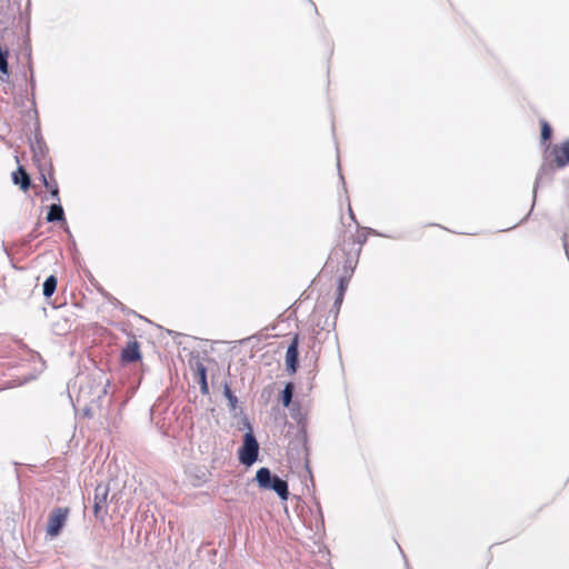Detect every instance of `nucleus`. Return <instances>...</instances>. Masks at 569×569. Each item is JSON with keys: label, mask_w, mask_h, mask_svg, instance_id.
Wrapping results in <instances>:
<instances>
[{"label": "nucleus", "mask_w": 569, "mask_h": 569, "mask_svg": "<svg viewBox=\"0 0 569 569\" xmlns=\"http://www.w3.org/2000/svg\"><path fill=\"white\" fill-rule=\"evenodd\" d=\"M563 247H565V249H566V253L568 254V248H567V242H566V241H565V243H563Z\"/></svg>", "instance_id": "nucleus-20"}, {"label": "nucleus", "mask_w": 569, "mask_h": 569, "mask_svg": "<svg viewBox=\"0 0 569 569\" xmlns=\"http://www.w3.org/2000/svg\"><path fill=\"white\" fill-rule=\"evenodd\" d=\"M12 179L16 184H20L22 190H27L30 186L29 176L21 167H19L18 170L13 172Z\"/></svg>", "instance_id": "nucleus-8"}, {"label": "nucleus", "mask_w": 569, "mask_h": 569, "mask_svg": "<svg viewBox=\"0 0 569 569\" xmlns=\"http://www.w3.org/2000/svg\"><path fill=\"white\" fill-rule=\"evenodd\" d=\"M200 376H201V390L202 392L208 391V386L206 381V369L203 367L200 368Z\"/></svg>", "instance_id": "nucleus-13"}, {"label": "nucleus", "mask_w": 569, "mask_h": 569, "mask_svg": "<svg viewBox=\"0 0 569 569\" xmlns=\"http://www.w3.org/2000/svg\"><path fill=\"white\" fill-rule=\"evenodd\" d=\"M51 196L57 199L59 201V190H58V187L54 186L52 189H51Z\"/></svg>", "instance_id": "nucleus-16"}, {"label": "nucleus", "mask_w": 569, "mask_h": 569, "mask_svg": "<svg viewBox=\"0 0 569 569\" xmlns=\"http://www.w3.org/2000/svg\"><path fill=\"white\" fill-rule=\"evenodd\" d=\"M342 296H343V295L339 293L338 298L336 299V305L341 303V301H342Z\"/></svg>", "instance_id": "nucleus-18"}, {"label": "nucleus", "mask_w": 569, "mask_h": 569, "mask_svg": "<svg viewBox=\"0 0 569 569\" xmlns=\"http://www.w3.org/2000/svg\"><path fill=\"white\" fill-rule=\"evenodd\" d=\"M293 393V386L288 383L282 391V403L284 407H288L291 402Z\"/></svg>", "instance_id": "nucleus-12"}, {"label": "nucleus", "mask_w": 569, "mask_h": 569, "mask_svg": "<svg viewBox=\"0 0 569 569\" xmlns=\"http://www.w3.org/2000/svg\"><path fill=\"white\" fill-rule=\"evenodd\" d=\"M224 393L230 402V406L232 408H236L237 398L231 393V391L228 388L226 389Z\"/></svg>", "instance_id": "nucleus-14"}, {"label": "nucleus", "mask_w": 569, "mask_h": 569, "mask_svg": "<svg viewBox=\"0 0 569 569\" xmlns=\"http://www.w3.org/2000/svg\"><path fill=\"white\" fill-rule=\"evenodd\" d=\"M541 126V139L543 141L550 140L552 136V129L546 120H540Z\"/></svg>", "instance_id": "nucleus-11"}, {"label": "nucleus", "mask_w": 569, "mask_h": 569, "mask_svg": "<svg viewBox=\"0 0 569 569\" xmlns=\"http://www.w3.org/2000/svg\"><path fill=\"white\" fill-rule=\"evenodd\" d=\"M298 337H295L289 345L287 352H286V366L287 370L291 373H295L297 371L298 366Z\"/></svg>", "instance_id": "nucleus-5"}, {"label": "nucleus", "mask_w": 569, "mask_h": 569, "mask_svg": "<svg viewBox=\"0 0 569 569\" xmlns=\"http://www.w3.org/2000/svg\"><path fill=\"white\" fill-rule=\"evenodd\" d=\"M569 163V144H547L543 151V162L537 174L535 189L549 176L555 167L562 168Z\"/></svg>", "instance_id": "nucleus-1"}, {"label": "nucleus", "mask_w": 569, "mask_h": 569, "mask_svg": "<svg viewBox=\"0 0 569 569\" xmlns=\"http://www.w3.org/2000/svg\"><path fill=\"white\" fill-rule=\"evenodd\" d=\"M238 453L239 461L247 467H250L257 461L259 455V443L251 431L243 436V442Z\"/></svg>", "instance_id": "nucleus-3"}, {"label": "nucleus", "mask_w": 569, "mask_h": 569, "mask_svg": "<svg viewBox=\"0 0 569 569\" xmlns=\"http://www.w3.org/2000/svg\"><path fill=\"white\" fill-rule=\"evenodd\" d=\"M256 480L261 489L273 490L281 500L288 499V483L281 478L272 476L268 468H260L256 473Z\"/></svg>", "instance_id": "nucleus-2"}, {"label": "nucleus", "mask_w": 569, "mask_h": 569, "mask_svg": "<svg viewBox=\"0 0 569 569\" xmlns=\"http://www.w3.org/2000/svg\"><path fill=\"white\" fill-rule=\"evenodd\" d=\"M345 288H346V281L343 279H341L340 286H339V293L343 295Z\"/></svg>", "instance_id": "nucleus-17"}, {"label": "nucleus", "mask_w": 569, "mask_h": 569, "mask_svg": "<svg viewBox=\"0 0 569 569\" xmlns=\"http://www.w3.org/2000/svg\"><path fill=\"white\" fill-rule=\"evenodd\" d=\"M57 288V279L54 276H50L43 282V295L46 297H51Z\"/></svg>", "instance_id": "nucleus-10"}, {"label": "nucleus", "mask_w": 569, "mask_h": 569, "mask_svg": "<svg viewBox=\"0 0 569 569\" xmlns=\"http://www.w3.org/2000/svg\"><path fill=\"white\" fill-rule=\"evenodd\" d=\"M68 515V508H56L52 510L47 525V535L50 538H54L60 533L67 522Z\"/></svg>", "instance_id": "nucleus-4"}, {"label": "nucleus", "mask_w": 569, "mask_h": 569, "mask_svg": "<svg viewBox=\"0 0 569 569\" xmlns=\"http://www.w3.org/2000/svg\"><path fill=\"white\" fill-rule=\"evenodd\" d=\"M64 220V212L60 204L53 203L49 212L47 214V221L54 222V221H63Z\"/></svg>", "instance_id": "nucleus-9"}, {"label": "nucleus", "mask_w": 569, "mask_h": 569, "mask_svg": "<svg viewBox=\"0 0 569 569\" xmlns=\"http://www.w3.org/2000/svg\"><path fill=\"white\" fill-rule=\"evenodd\" d=\"M122 359L127 362L137 361L140 358V351L137 342L129 343L122 350Z\"/></svg>", "instance_id": "nucleus-7"}, {"label": "nucleus", "mask_w": 569, "mask_h": 569, "mask_svg": "<svg viewBox=\"0 0 569 569\" xmlns=\"http://www.w3.org/2000/svg\"><path fill=\"white\" fill-rule=\"evenodd\" d=\"M109 489L107 486L99 485L94 490V515L98 517L102 511H106L107 497Z\"/></svg>", "instance_id": "nucleus-6"}, {"label": "nucleus", "mask_w": 569, "mask_h": 569, "mask_svg": "<svg viewBox=\"0 0 569 569\" xmlns=\"http://www.w3.org/2000/svg\"><path fill=\"white\" fill-rule=\"evenodd\" d=\"M43 182H44V184H46L47 187H49V183H48V181H47L46 177H43Z\"/></svg>", "instance_id": "nucleus-19"}, {"label": "nucleus", "mask_w": 569, "mask_h": 569, "mask_svg": "<svg viewBox=\"0 0 569 569\" xmlns=\"http://www.w3.org/2000/svg\"><path fill=\"white\" fill-rule=\"evenodd\" d=\"M37 148H33L34 154H38V152L43 153L46 144L38 143L36 144Z\"/></svg>", "instance_id": "nucleus-15"}]
</instances>
